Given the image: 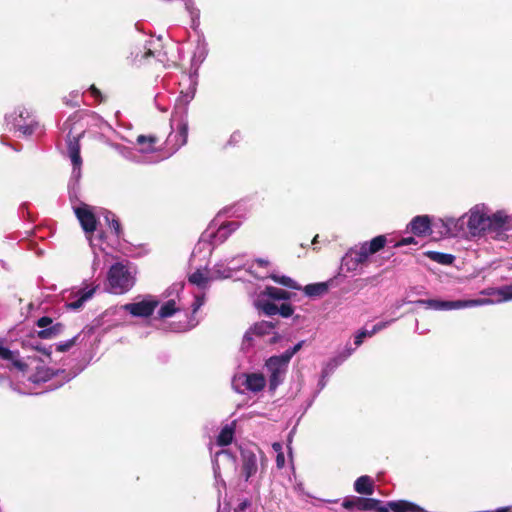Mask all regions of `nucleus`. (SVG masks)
<instances>
[{
    "instance_id": "38",
    "label": "nucleus",
    "mask_w": 512,
    "mask_h": 512,
    "mask_svg": "<svg viewBox=\"0 0 512 512\" xmlns=\"http://www.w3.org/2000/svg\"><path fill=\"white\" fill-rule=\"evenodd\" d=\"M178 138L177 141H179V146H182L184 144H186L187 142V137H188V125L187 123H181L179 128H178V133L176 134V136Z\"/></svg>"
},
{
    "instance_id": "16",
    "label": "nucleus",
    "mask_w": 512,
    "mask_h": 512,
    "mask_svg": "<svg viewBox=\"0 0 512 512\" xmlns=\"http://www.w3.org/2000/svg\"><path fill=\"white\" fill-rule=\"evenodd\" d=\"M97 287L98 286L80 289L75 295L76 299L66 304L67 308L71 310L80 309L86 301L92 298L96 292Z\"/></svg>"
},
{
    "instance_id": "12",
    "label": "nucleus",
    "mask_w": 512,
    "mask_h": 512,
    "mask_svg": "<svg viewBox=\"0 0 512 512\" xmlns=\"http://www.w3.org/2000/svg\"><path fill=\"white\" fill-rule=\"evenodd\" d=\"M241 457L242 473L245 477V480L248 481L252 476L256 474L258 470L257 457L252 451H243L241 453Z\"/></svg>"
},
{
    "instance_id": "34",
    "label": "nucleus",
    "mask_w": 512,
    "mask_h": 512,
    "mask_svg": "<svg viewBox=\"0 0 512 512\" xmlns=\"http://www.w3.org/2000/svg\"><path fill=\"white\" fill-rule=\"evenodd\" d=\"M257 308L267 316L278 314V305L269 300L259 299L257 301Z\"/></svg>"
},
{
    "instance_id": "21",
    "label": "nucleus",
    "mask_w": 512,
    "mask_h": 512,
    "mask_svg": "<svg viewBox=\"0 0 512 512\" xmlns=\"http://www.w3.org/2000/svg\"><path fill=\"white\" fill-rule=\"evenodd\" d=\"M158 138L154 135H139L136 138V144L139 146V152L147 154L155 150V144Z\"/></svg>"
},
{
    "instance_id": "5",
    "label": "nucleus",
    "mask_w": 512,
    "mask_h": 512,
    "mask_svg": "<svg viewBox=\"0 0 512 512\" xmlns=\"http://www.w3.org/2000/svg\"><path fill=\"white\" fill-rule=\"evenodd\" d=\"M484 302H488V300H457V301H443L437 299H420L417 300L416 303L420 305H425L427 308L434 310H452V309H460L464 307H470L474 305H478Z\"/></svg>"
},
{
    "instance_id": "59",
    "label": "nucleus",
    "mask_w": 512,
    "mask_h": 512,
    "mask_svg": "<svg viewBox=\"0 0 512 512\" xmlns=\"http://www.w3.org/2000/svg\"><path fill=\"white\" fill-rule=\"evenodd\" d=\"M81 163H82V162H80V161L73 162V164H74L75 166H78V168L80 167V164H81Z\"/></svg>"
},
{
    "instance_id": "40",
    "label": "nucleus",
    "mask_w": 512,
    "mask_h": 512,
    "mask_svg": "<svg viewBox=\"0 0 512 512\" xmlns=\"http://www.w3.org/2000/svg\"><path fill=\"white\" fill-rule=\"evenodd\" d=\"M77 339H78V335L65 341V342L57 344L56 350L58 352H66V351L70 350L76 344Z\"/></svg>"
},
{
    "instance_id": "42",
    "label": "nucleus",
    "mask_w": 512,
    "mask_h": 512,
    "mask_svg": "<svg viewBox=\"0 0 512 512\" xmlns=\"http://www.w3.org/2000/svg\"><path fill=\"white\" fill-rule=\"evenodd\" d=\"M498 295H500L504 301L512 300V284L501 287L498 290Z\"/></svg>"
},
{
    "instance_id": "7",
    "label": "nucleus",
    "mask_w": 512,
    "mask_h": 512,
    "mask_svg": "<svg viewBox=\"0 0 512 512\" xmlns=\"http://www.w3.org/2000/svg\"><path fill=\"white\" fill-rule=\"evenodd\" d=\"M158 305L159 301L149 296L139 302L127 303L122 308L134 317L148 318L154 313Z\"/></svg>"
},
{
    "instance_id": "9",
    "label": "nucleus",
    "mask_w": 512,
    "mask_h": 512,
    "mask_svg": "<svg viewBox=\"0 0 512 512\" xmlns=\"http://www.w3.org/2000/svg\"><path fill=\"white\" fill-rule=\"evenodd\" d=\"M72 117H69L68 120L64 123V128H69V133L67 135L66 141V154L69 157V160H82L80 155V138L83 137L84 131L79 133L77 136H71L72 128L70 127V121Z\"/></svg>"
},
{
    "instance_id": "10",
    "label": "nucleus",
    "mask_w": 512,
    "mask_h": 512,
    "mask_svg": "<svg viewBox=\"0 0 512 512\" xmlns=\"http://www.w3.org/2000/svg\"><path fill=\"white\" fill-rule=\"evenodd\" d=\"M75 214L85 233L92 234L97 229V218L95 214L87 207H77Z\"/></svg>"
},
{
    "instance_id": "17",
    "label": "nucleus",
    "mask_w": 512,
    "mask_h": 512,
    "mask_svg": "<svg viewBox=\"0 0 512 512\" xmlns=\"http://www.w3.org/2000/svg\"><path fill=\"white\" fill-rule=\"evenodd\" d=\"M60 372L62 371L53 370L46 366H37L35 372L28 377V380L32 383L47 382Z\"/></svg>"
},
{
    "instance_id": "57",
    "label": "nucleus",
    "mask_w": 512,
    "mask_h": 512,
    "mask_svg": "<svg viewBox=\"0 0 512 512\" xmlns=\"http://www.w3.org/2000/svg\"><path fill=\"white\" fill-rule=\"evenodd\" d=\"M272 448L273 450L278 454L279 452H283L282 451V444L279 443V442H275L272 444Z\"/></svg>"
},
{
    "instance_id": "2",
    "label": "nucleus",
    "mask_w": 512,
    "mask_h": 512,
    "mask_svg": "<svg viewBox=\"0 0 512 512\" xmlns=\"http://www.w3.org/2000/svg\"><path fill=\"white\" fill-rule=\"evenodd\" d=\"M108 283L113 293L122 294L132 288L134 280L125 265L116 263L109 269Z\"/></svg>"
},
{
    "instance_id": "4",
    "label": "nucleus",
    "mask_w": 512,
    "mask_h": 512,
    "mask_svg": "<svg viewBox=\"0 0 512 512\" xmlns=\"http://www.w3.org/2000/svg\"><path fill=\"white\" fill-rule=\"evenodd\" d=\"M512 230V215H507L503 211H497L491 216L488 215V232L496 233V239L505 240L506 231Z\"/></svg>"
},
{
    "instance_id": "46",
    "label": "nucleus",
    "mask_w": 512,
    "mask_h": 512,
    "mask_svg": "<svg viewBox=\"0 0 512 512\" xmlns=\"http://www.w3.org/2000/svg\"><path fill=\"white\" fill-rule=\"evenodd\" d=\"M88 91L89 93L91 94V96L98 102H102L104 101V97L101 93V91L95 86V85H91L89 88H88Z\"/></svg>"
},
{
    "instance_id": "39",
    "label": "nucleus",
    "mask_w": 512,
    "mask_h": 512,
    "mask_svg": "<svg viewBox=\"0 0 512 512\" xmlns=\"http://www.w3.org/2000/svg\"><path fill=\"white\" fill-rule=\"evenodd\" d=\"M303 341H300L292 348L286 350L283 354L279 355L281 358H283L284 362H290L291 358L302 348Z\"/></svg>"
},
{
    "instance_id": "50",
    "label": "nucleus",
    "mask_w": 512,
    "mask_h": 512,
    "mask_svg": "<svg viewBox=\"0 0 512 512\" xmlns=\"http://www.w3.org/2000/svg\"><path fill=\"white\" fill-rule=\"evenodd\" d=\"M389 322H379L375 324L372 328V330L369 332V337L373 336L377 332L381 331L382 329L386 328Z\"/></svg>"
},
{
    "instance_id": "19",
    "label": "nucleus",
    "mask_w": 512,
    "mask_h": 512,
    "mask_svg": "<svg viewBox=\"0 0 512 512\" xmlns=\"http://www.w3.org/2000/svg\"><path fill=\"white\" fill-rule=\"evenodd\" d=\"M208 55V44L205 39L199 38L192 56L191 65L197 70Z\"/></svg>"
},
{
    "instance_id": "15",
    "label": "nucleus",
    "mask_w": 512,
    "mask_h": 512,
    "mask_svg": "<svg viewBox=\"0 0 512 512\" xmlns=\"http://www.w3.org/2000/svg\"><path fill=\"white\" fill-rule=\"evenodd\" d=\"M243 385L247 390L252 392H259L264 389L266 380L263 374L260 373H251V374H243Z\"/></svg>"
},
{
    "instance_id": "56",
    "label": "nucleus",
    "mask_w": 512,
    "mask_h": 512,
    "mask_svg": "<svg viewBox=\"0 0 512 512\" xmlns=\"http://www.w3.org/2000/svg\"><path fill=\"white\" fill-rule=\"evenodd\" d=\"M159 98H160V96H159V95H156V96H155V99H154V101H155V105H156V107H157L161 112H166V111H167V107L162 106V103H159Z\"/></svg>"
},
{
    "instance_id": "3",
    "label": "nucleus",
    "mask_w": 512,
    "mask_h": 512,
    "mask_svg": "<svg viewBox=\"0 0 512 512\" xmlns=\"http://www.w3.org/2000/svg\"><path fill=\"white\" fill-rule=\"evenodd\" d=\"M373 502H375V504L372 507H370V511L427 512L423 507L408 500L388 501L387 503L384 504L383 501L373 498Z\"/></svg>"
},
{
    "instance_id": "29",
    "label": "nucleus",
    "mask_w": 512,
    "mask_h": 512,
    "mask_svg": "<svg viewBox=\"0 0 512 512\" xmlns=\"http://www.w3.org/2000/svg\"><path fill=\"white\" fill-rule=\"evenodd\" d=\"M386 243H387V238L385 235H378V236L374 237L371 241L364 242V244L368 248V253H371V255L382 250L385 247Z\"/></svg>"
},
{
    "instance_id": "23",
    "label": "nucleus",
    "mask_w": 512,
    "mask_h": 512,
    "mask_svg": "<svg viewBox=\"0 0 512 512\" xmlns=\"http://www.w3.org/2000/svg\"><path fill=\"white\" fill-rule=\"evenodd\" d=\"M184 8L191 18V27L196 29L200 24V10L196 7L194 0H183Z\"/></svg>"
},
{
    "instance_id": "11",
    "label": "nucleus",
    "mask_w": 512,
    "mask_h": 512,
    "mask_svg": "<svg viewBox=\"0 0 512 512\" xmlns=\"http://www.w3.org/2000/svg\"><path fill=\"white\" fill-rule=\"evenodd\" d=\"M370 256L371 253H368V248L363 243L360 245L358 249H351L349 251L345 258L347 260L346 265H348L349 262H351L352 267H349V269L355 270L358 265L367 263Z\"/></svg>"
},
{
    "instance_id": "36",
    "label": "nucleus",
    "mask_w": 512,
    "mask_h": 512,
    "mask_svg": "<svg viewBox=\"0 0 512 512\" xmlns=\"http://www.w3.org/2000/svg\"><path fill=\"white\" fill-rule=\"evenodd\" d=\"M105 219L109 223V226L114 231L115 235L117 237H120V235L122 234V227L120 221L116 219L115 215L112 213L106 215Z\"/></svg>"
},
{
    "instance_id": "41",
    "label": "nucleus",
    "mask_w": 512,
    "mask_h": 512,
    "mask_svg": "<svg viewBox=\"0 0 512 512\" xmlns=\"http://www.w3.org/2000/svg\"><path fill=\"white\" fill-rule=\"evenodd\" d=\"M294 313V307L289 303H282L278 306V314H280L284 318H288L292 316Z\"/></svg>"
},
{
    "instance_id": "20",
    "label": "nucleus",
    "mask_w": 512,
    "mask_h": 512,
    "mask_svg": "<svg viewBox=\"0 0 512 512\" xmlns=\"http://www.w3.org/2000/svg\"><path fill=\"white\" fill-rule=\"evenodd\" d=\"M354 490L363 495H372L374 493V482L368 475L360 476L354 482Z\"/></svg>"
},
{
    "instance_id": "58",
    "label": "nucleus",
    "mask_w": 512,
    "mask_h": 512,
    "mask_svg": "<svg viewBox=\"0 0 512 512\" xmlns=\"http://www.w3.org/2000/svg\"><path fill=\"white\" fill-rule=\"evenodd\" d=\"M279 339H280V335H279V334H275V335L271 338L270 343H271V344H274V343H276Z\"/></svg>"
},
{
    "instance_id": "31",
    "label": "nucleus",
    "mask_w": 512,
    "mask_h": 512,
    "mask_svg": "<svg viewBox=\"0 0 512 512\" xmlns=\"http://www.w3.org/2000/svg\"><path fill=\"white\" fill-rule=\"evenodd\" d=\"M426 255L431 260H433L439 264H442V265H451L455 260V257L451 254L441 253V252H436V251H428L426 253Z\"/></svg>"
},
{
    "instance_id": "22",
    "label": "nucleus",
    "mask_w": 512,
    "mask_h": 512,
    "mask_svg": "<svg viewBox=\"0 0 512 512\" xmlns=\"http://www.w3.org/2000/svg\"><path fill=\"white\" fill-rule=\"evenodd\" d=\"M64 330V325L60 322L50 325V327L36 331V335L40 339H53L59 336Z\"/></svg>"
},
{
    "instance_id": "44",
    "label": "nucleus",
    "mask_w": 512,
    "mask_h": 512,
    "mask_svg": "<svg viewBox=\"0 0 512 512\" xmlns=\"http://www.w3.org/2000/svg\"><path fill=\"white\" fill-rule=\"evenodd\" d=\"M17 354V352L11 351L10 349L6 347L0 346V358L4 360H14V356Z\"/></svg>"
},
{
    "instance_id": "32",
    "label": "nucleus",
    "mask_w": 512,
    "mask_h": 512,
    "mask_svg": "<svg viewBox=\"0 0 512 512\" xmlns=\"http://www.w3.org/2000/svg\"><path fill=\"white\" fill-rule=\"evenodd\" d=\"M178 311L175 300L171 299L165 302L158 311V316L161 319H165L173 316Z\"/></svg>"
},
{
    "instance_id": "53",
    "label": "nucleus",
    "mask_w": 512,
    "mask_h": 512,
    "mask_svg": "<svg viewBox=\"0 0 512 512\" xmlns=\"http://www.w3.org/2000/svg\"><path fill=\"white\" fill-rule=\"evenodd\" d=\"M203 303H204V296H201V297L197 296L192 305L193 313H196L198 311V309L203 305Z\"/></svg>"
},
{
    "instance_id": "27",
    "label": "nucleus",
    "mask_w": 512,
    "mask_h": 512,
    "mask_svg": "<svg viewBox=\"0 0 512 512\" xmlns=\"http://www.w3.org/2000/svg\"><path fill=\"white\" fill-rule=\"evenodd\" d=\"M234 438V427L231 425H225L218 437H217V444L219 446H228L232 443Z\"/></svg>"
},
{
    "instance_id": "52",
    "label": "nucleus",
    "mask_w": 512,
    "mask_h": 512,
    "mask_svg": "<svg viewBox=\"0 0 512 512\" xmlns=\"http://www.w3.org/2000/svg\"><path fill=\"white\" fill-rule=\"evenodd\" d=\"M285 465V456L283 452H279L276 455V466L278 469H282Z\"/></svg>"
},
{
    "instance_id": "51",
    "label": "nucleus",
    "mask_w": 512,
    "mask_h": 512,
    "mask_svg": "<svg viewBox=\"0 0 512 512\" xmlns=\"http://www.w3.org/2000/svg\"><path fill=\"white\" fill-rule=\"evenodd\" d=\"M415 243H416L415 238L410 236V237L402 238L395 244V246L400 247V246H405V245H410V244H415Z\"/></svg>"
},
{
    "instance_id": "24",
    "label": "nucleus",
    "mask_w": 512,
    "mask_h": 512,
    "mask_svg": "<svg viewBox=\"0 0 512 512\" xmlns=\"http://www.w3.org/2000/svg\"><path fill=\"white\" fill-rule=\"evenodd\" d=\"M329 286L325 282L308 284L303 288L305 295L309 297H319L328 292Z\"/></svg>"
},
{
    "instance_id": "8",
    "label": "nucleus",
    "mask_w": 512,
    "mask_h": 512,
    "mask_svg": "<svg viewBox=\"0 0 512 512\" xmlns=\"http://www.w3.org/2000/svg\"><path fill=\"white\" fill-rule=\"evenodd\" d=\"M467 218V227L472 236H478L487 231L488 215L477 207L462 217Z\"/></svg>"
},
{
    "instance_id": "6",
    "label": "nucleus",
    "mask_w": 512,
    "mask_h": 512,
    "mask_svg": "<svg viewBox=\"0 0 512 512\" xmlns=\"http://www.w3.org/2000/svg\"><path fill=\"white\" fill-rule=\"evenodd\" d=\"M266 367L270 372L269 376V389L274 391L283 381V375L286 372L288 362H284L283 358L278 356H271L266 361Z\"/></svg>"
},
{
    "instance_id": "55",
    "label": "nucleus",
    "mask_w": 512,
    "mask_h": 512,
    "mask_svg": "<svg viewBox=\"0 0 512 512\" xmlns=\"http://www.w3.org/2000/svg\"><path fill=\"white\" fill-rule=\"evenodd\" d=\"M255 263L260 267H267L269 266L270 262L267 259L263 258H257L255 259Z\"/></svg>"
},
{
    "instance_id": "14",
    "label": "nucleus",
    "mask_w": 512,
    "mask_h": 512,
    "mask_svg": "<svg viewBox=\"0 0 512 512\" xmlns=\"http://www.w3.org/2000/svg\"><path fill=\"white\" fill-rule=\"evenodd\" d=\"M411 232L416 236H425L430 232L431 221L427 215L416 216L409 224Z\"/></svg>"
},
{
    "instance_id": "43",
    "label": "nucleus",
    "mask_w": 512,
    "mask_h": 512,
    "mask_svg": "<svg viewBox=\"0 0 512 512\" xmlns=\"http://www.w3.org/2000/svg\"><path fill=\"white\" fill-rule=\"evenodd\" d=\"M18 356L19 354L17 353L14 356V360H11L12 366L21 372L27 371L28 365L24 361L20 360Z\"/></svg>"
},
{
    "instance_id": "60",
    "label": "nucleus",
    "mask_w": 512,
    "mask_h": 512,
    "mask_svg": "<svg viewBox=\"0 0 512 512\" xmlns=\"http://www.w3.org/2000/svg\"><path fill=\"white\" fill-rule=\"evenodd\" d=\"M317 240H318V235H316V236L313 238L312 243H313V244H314V243H316V242H317Z\"/></svg>"
},
{
    "instance_id": "45",
    "label": "nucleus",
    "mask_w": 512,
    "mask_h": 512,
    "mask_svg": "<svg viewBox=\"0 0 512 512\" xmlns=\"http://www.w3.org/2000/svg\"><path fill=\"white\" fill-rule=\"evenodd\" d=\"M55 323H53V319L51 317H48V316H43L41 318H39L37 321H36V325L41 328V329H44V328H47V327H50V325H54Z\"/></svg>"
},
{
    "instance_id": "35",
    "label": "nucleus",
    "mask_w": 512,
    "mask_h": 512,
    "mask_svg": "<svg viewBox=\"0 0 512 512\" xmlns=\"http://www.w3.org/2000/svg\"><path fill=\"white\" fill-rule=\"evenodd\" d=\"M37 335H36V331L35 332H32L30 333L29 335H27L24 339H22L21 341V345L23 348H29V349H33V350H36V348H38V344L40 343L38 340H37Z\"/></svg>"
},
{
    "instance_id": "49",
    "label": "nucleus",
    "mask_w": 512,
    "mask_h": 512,
    "mask_svg": "<svg viewBox=\"0 0 512 512\" xmlns=\"http://www.w3.org/2000/svg\"><path fill=\"white\" fill-rule=\"evenodd\" d=\"M241 138H242L241 132L240 131H234L230 135V138L228 140V144L229 145H236L237 143L240 142Z\"/></svg>"
},
{
    "instance_id": "37",
    "label": "nucleus",
    "mask_w": 512,
    "mask_h": 512,
    "mask_svg": "<svg viewBox=\"0 0 512 512\" xmlns=\"http://www.w3.org/2000/svg\"><path fill=\"white\" fill-rule=\"evenodd\" d=\"M80 93L78 90L71 91L70 94L63 98L65 105L76 108L80 106Z\"/></svg>"
},
{
    "instance_id": "26",
    "label": "nucleus",
    "mask_w": 512,
    "mask_h": 512,
    "mask_svg": "<svg viewBox=\"0 0 512 512\" xmlns=\"http://www.w3.org/2000/svg\"><path fill=\"white\" fill-rule=\"evenodd\" d=\"M188 281L189 283L196 285L201 289H205L210 281V277L208 276V272L204 273L198 269L194 273L189 275Z\"/></svg>"
},
{
    "instance_id": "18",
    "label": "nucleus",
    "mask_w": 512,
    "mask_h": 512,
    "mask_svg": "<svg viewBox=\"0 0 512 512\" xmlns=\"http://www.w3.org/2000/svg\"><path fill=\"white\" fill-rule=\"evenodd\" d=\"M276 324L271 321H261L255 323L253 327H251L244 335V340L250 341L252 340V334L257 336H264L269 334L274 328Z\"/></svg>"
},
{
    "instance_id": "13",
    "label": "nucleus",
    "mask_w": 512,
    "mask_h": 512,
    "mask_svg": "<svg viewBox=\"0 0 512 512\" xmlns=\"http://www.w3.org/2000/svg\"><path fill=\"white\" fill-rule=\"evenodd\" d=\"M374 504L373 498L350 497L343 500L342 507L346 510L370 511Z\"/></svg>"
},
{
    "instance_id": "25",
    "label": "nucleus",
    "mask_w": 512,
    "mask_h": 512,
    "mask_svg": "<svg viewBox=\"0 0 512 512\" xmlns=\"http://www.w3.org/2000/svg\"><path fill=\"white\" fill-rule=\"evenodd\" d=\"M262 295L267 296L273 300H289L291 298L290 292L274 286L265 287Z\"/></svg>"
},
{
    "instance_id": "28",
    "label": "nucleus",
    "mask_w": 512,
    "mask_h": 512,
    "mask_svg": "<svg viewBox=\"0 0 512 512\" xmlns=\"http://www.w3.org/2000/svg\"><path fill=\"white\" fill-rule=\"evenodd\" d=\"M268 278L272 279L275 283L280 284V285L290 288V289H294V290L302 289V287L296 281H294L292 278H290L288 276H284V275L279 276L275 273H272L268 276Z\"/></svg>"
},
{
    "instance_id": "1",
    "label": "nucleus",
    "mask_w": 512,
    "mask_h": 512,
    "mask_svg": "<svg viewBox=\"0 0 512 512\" xmlns=\"http://www.w3.org/2000/svg\"><path fill=\"white\" fill-rule=\"evenodd\" d=\"M5 123L10 132L25 138L40 131V124L27 108L18 106L5 116Z\"/></svg>"
},
{
    "instance_id": "48",
    "label": "nucleus",
    "mask_w": 512,
    "mask_h": 512,
    "mask_svg": "<svg viewBox=\"0 0 512 512\" xmlns=\"http://www.w3.org/2000/svg\"><path fill=\"white\" fill-rule=\"evenodd\" d=\"M196 92V83H194L191 87H189L188 91L185 93L182 92L183 97L185 98V101L189 103L195 96Z\"/></svg>"
},
{
    "instance_id": "30",
    "label": "nucleus",
    "mask_w": 512,
    "mask_h": 512,
    "mask_svg": "<svg viewBox=\"0 0 512 512\" xmlns=\"http://www.w3.org/2000/svg\"><path fill=\"white\" fill-rule=\"evenodd\" d=\"M133 57V61L136 64H142L144 60H147L150 57H154L155 53L154 51L147 47V45H144L143 48H137L135 51L131 53Z\"/></svg>"
},
{
    "instance_id": "54",
    "label": "nucleus",
    "mask_w": 512,
    "mask_h": 512,
    "mask_svg": "<svg viewBox=\"0 0 512 512\" xmlns=\"http://www.w3.org/2000/svg\"><path fill=\"white\" fill-rule=\"evenodd\" d=\"M36 351L41 352L42 354L50 357L51 356V350L42 346L41 343L38 344V348H36Z\"/></svg>"
},
{
    "instance_id": "33",
    "label": "nucleus",
    "mask_w": 512,
    "mask_h": 512,
    "mask_svg": "<svg viewBox=\"0 0 512 512\" xmlns=\"http://www.w3.org/2000/svg\"><path fill=\"white\" fill-rule=\"evenodd\" d=\"M106 146L111 151H114L115 155H117V156H120V157H123V158H126V159L131 157L132 149L129 148V147H126L123 144L107 142Z\"/></svg>"
},
{
    "instance_id": "47",
    "label": "nucleus",
    "mask_w": 512,
    "mask_h": 512,
    "mask_svg": "<svg viewBox=\"0 0 512 512\" xmlns=\"http://www.w3.org/2000/svg\"><path fill=\"white\" fill-rule=\"evenodd\" d=\"M368 330H361L358 332V334L355 336L354 343L356 346H360L363 343L364 338L369 337Z\"/></svg>"
}]
</instances>
